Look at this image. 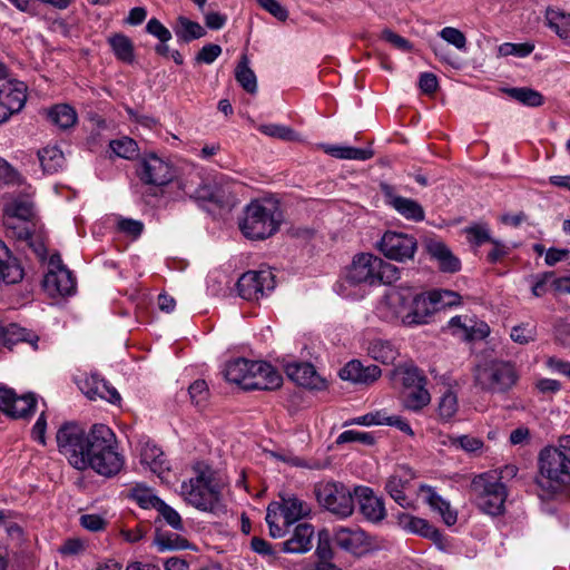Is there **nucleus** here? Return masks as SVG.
Masks as SVG:
<instances>
[{"instance_id":"f257e3e1","label":"nucleus","mask_w":570,"mask_h":570,"mask_svg":"<svg viewBox=\"0 0 570 570\" xmlns=\"http://www.w3.org/2000/svg\"><path fill=\"white\" fill-rule=\"evenodd\" d=\"M431 302L425 292H415L410 287L392 289L382 302L380 313L389 322L400 323L406 327L429 323L433 315Z\"/></svg>"},{"instance_id":"f03ea898","label":"nucleus","mask_w":570,"mask_h":570,"mask_svg":"<svg viewBox=\"0 0 570 570\" xmlns=\"http://www.w3.org/2000/svg\"><path fill=\"white\" fill-rule=\"evenodd\" d=\"M517 472V466L505 465L503 469L490 470L473 478L471 493L476 507L483 513L497 517L504 512L508 490L502 480L513 478Z\"/></svg>"},{"instance_id":"7ed1b4c3","label":"nucleus","mask_w":570,"mask_h":570,"mask_svg":"<svg viewBox=\"0 0 570 570\" xmlns=\"http://www.w3.org/2000/svg\"><path fill=\"white\" fill-rule=\"evenodd\" d=\"M116 435L105 424L92 425V441L86 454L85 470L91 468L96 473L111 478L118 474L124 464V456L116 450Z\"/></svg>"},{"instance_id":"20e7f679","label":"nucleus","mask_w":570,"mask_h":570,"mask_svg":"<svg viewBox=\"0 0 570 570\" xmlns=\"http://www.w3.org/2000/svg\"><path fill=\"white\" fill-rule=\"evenodd\" d=\"M224 376L244 390H275L282 384L278 372L264 361L236 358L226 364Z\"/></svg>"},{"instance_id":"39448f33","label":"nucleus","mask_w":570,"mask_h":570,"mask_svg":"<svg viewBox=\"0 0 570 570\" xmlns=\"http://www.w3.org/2000/svg\"><path fill=\"white\" fill-rule=\"evenodd\" d=\"M194 476L181 483L180 494L187 503L202 511H213L220 498L214 471L198 462L193 466Z\"/></svg>"},{"instance_id":"423d86ee","label":"nucleus","mask_w":570,"mask_h":570,"mask_svg":"<svg viewBox=\"0 0 570 570\" xmlns=\"http://www.w3.org/2000/svg\"><path fill=\"white\" fill-rule=\"evenodd\" d=\"M399 278L400 271L395 265L370 253L355 255L345 272V281L351 285L392 284Z\"/></svg>"},{"instance_id":"0eeeda50","label":"nucleus","mask_w":570,"mask_h":570,"mask_svg":"<svg viewBox=\"0 0 570 570\" xmlns=\"http://www.w3.org/2000/svg\"><path fill=\"white\" fill-rule=\"evenodd\" d=\"M282 219L276 203L254 200L246 206L239 229L246 238L265 239L278 230Z\"/></svg>"},{"instance_id":"6e6552de","label":"nucleus","mask_w":570,"mask_h":570,"mask_svg":"<svg viewBox=\"0 0 570 570\" xmlns=\"http://www.w3.org/2000/svg\"><path fill=\"white\" fill-rule=\"evenodd\" d=\"M537 483L548 494L553 495L570 490V459L553 446L539 453Z\"/></svg>"},{"instance_id":"1a4fd4ad","label":"nucleus","mask_w":570,"mask_h":570,"mask_svg":"<svg viewBox=\"0 0 570 570\" xmlns=\"http://www.w3.org/2000/svg\"><path fill=\"white\" fill-rule=\"evenodd\" d=\"M312 513L311 504L295 494L281 495V502L271 503L267 508L266 522L273 538H282L287 529Z\"/></svg>"},{"instance_id":"9d476101","label":"nucleus","mask_w":570,"mask_h":570,"mask_svg":"<svg viewBox=\"0 0 570 570\" xmlns=\"http://www.w3.org/2000/svg\"><path fill=\"white\" fill-rule=\"evenodd\" d=\"M519 381V373L512 362L492 360L479 364L474 370V384L484 392L507 393Z\"/></svg>"},{"instance_id":"9b49d317","label":"nucleus","mask_w":570,"mask_h":570,"mask_svg":"<svg viewBox=\"0 0 570 570\" xmlns=\"http://www.w3.org/2000/svg\"><path fill=\"white\" fill-rule=\"evenodd\" d=\"M56 440L59 452L68 460L70 465L83 471L86 454L91 448L92 428L87 433L80 424L66 422L58 429Z\"/></svg>"},{"instance_id":"f8f14e48","label":"nucleus","mask_w":570,"mask_h":570,"mask_svg":"<svg viewBox=\"0 0 570 570\" xmlns=\"http://www.w3.org/2000/svg\"><path fill=\"white\" fill-rule=\"evenodd\" d=\"M314 494L321 508L343 520L354 512V490L351 491L344 483L333 480H323L314 485Z\"/></svg>"},{"instance_id":"ddd939ff","label":"nucleus","mask_w":570,"mask_h":570,"mask_svg":"<svg viewBox=\"0 0 570 570\" xmlns=\"http://www.w3.org/2000/svg\"><path fill=\"white\" fill-rule=\"evenodd\" d=\"M22 187L21 194L13 196L6 205V213L9 219L18 220L17 224L10 223L12 228H20L18 237L29 239L36 230V214L32 199L35 190L27 184Z\"/></svg>"},{"instance_id":"4468645a","label":"nucleus","mask_w":570,"mask_h":570,"mask_svg":"<svg viewBox=\"0 0 570 570\" xmlns=\"http://www.w3.org/2000/svg\"><path fill=\"white\" fill-rule=\"evenodd\" d=\"M137 175L145 185L163 187L176 178L177 170L170 159L150 153L140 159Z\"/></svg>"},{"instance_id":"2eb2a0df","label":"nucleus","mask_w":570,"mask_h":570,"mask_svg":"<svg viewBox=\"0 0 570 570\" xmlns=\"http://www.w3.org/2000/svg\"><path fill=\"white\" fill-rule=\"evenodd\" d=\"M377 247L386 258L402 263L414 257L417 240L412 235L387 230L383 234Z\"/></svg>"},{"instance_id":"dca6fc26","label":"nucleus","mask_w":570,"mask_h":570,"mask_svg":"<svg viewBox=\"0 0 570 570\" xmlns=\"http://www.w3.org/2000/svg\"><path fill=\"white\" fill-rule=\"evenodd\" d=\"M238 295L247 301H258L275 287L271 271H249L244 273L236 284Z\"/></svg>"},{"instance_id":"f3484780","label":"nucleus","mask_w":570,"mask_h":570,"mask_svg":"<svg viewBox=\"0 0 570 570\" xmlns=\"http://www.w3.org/2000/svg\"><path fill=\"white\" fill-rule=\"evenodd\" d=\"M37 406L35 394L27 393L18 396L16 391L0 387V411L14 419H24L33 414Z\"/></svg>"},{"instance_id":"a211bd4d","label":"nucleus","mask_w":570,"mask_h":570,"mask_svg":"<svg viewBox=\"0 0 570 570\" xmlns=\"http://www.w3.org/2000/svg\"><path fill=\"white\" fill-rule=\"evenodd\" d=\"M27 101V86L22 81H8L0 86V124L19 112Z\"/></svg>"},{"instance_id":"6ab92c4d","label":"nucleus","mask_w":570,"mask_h":570,"mask_svg":"<svg viewBox=\"0 0 570 570\" xmlns=\"http://www.w3.org/2000/svg\"><path fill=\"white\" fill-rule=\"evenodd\" d=\"M380 188L385 203L405 219L413 222H422L424 219V209L416 200L396 195L394 188L389 184L383 183L380 185Z\"/></svg>"},{"instance_id":"aec40b11","label":"nucleus","mask_w":570,"mask_h":570,"mask_svg":"<svg viewBox=\"0 0 570 570\" xmlns=\"http://www.w3.org/2000/svg\"><path fill=\"white\" fill-rule=\"evenodd\" d=\"M354 495L358 501L360 511L366 520L377 523L386 517L383 499L375 495L371 488L363 485L355 487Z\"/></svg>"},{"instance_id":"412c9836","label":"nucleus","mask_w":570,"mask_h":570,"mask_svg":"<svg viewBox=\"0 0 570 570\" xmlns=\"http://www.w3.org/2000/svg\"><path fill=\"white\" fill-rule=\"evenodd\" d=\"M284 371L288 379L297 385L313 390H321L325 386V381L311 363L289 362L284 365Z\"/></svg>"},{"instance_id":"4be33fe9","label":"nucleus","mask_w":570,"mask_h":570,"mask_svg":"<svg viewBox=\"0 0 570 570\" xmlns=\"http://www.w3.org/2000/svg\"><path fill=\"white\" fill-rule=\"evenodd\" d=\"M413 478L414 473L410 466L400 465L386 481V492L402 508L411 505V500L405 495L404 490Z\"/></svg>"},{"instance_id":"5701e85b","label":"nucleus","mask_w":570,"mask_h":570,"mask_svg":"<svg viewBox=\"0 0 570 570\" xmlns=\"http://www.w3.org/2000/svg\"><path fill=\"white\" fill-rule=\"evenodd\" d=\"M334 542L341 549L354 554H361L368 546L366 533L358 528H337L334 532Z\"/></svg>"},{"instance_id":"b1692460","label":"nucleus","mask_w":570,"mask_h":570,"mask_svg":"<svg viewBox=\"0 0 570 570\" xmlns=\"http://www.w3.org/2000/svg\"><path fill=\"white\" fill-rule=\"evenodd\" d=\"M80 390L89 400L101 399L110 403L120 401V395L117 390L98 375H91L85 379L80 385Z\"/></svg>"},{"instance_id":"393cba45","label":"nucleus","mask_w":570,"mask_h":570,"mask_svg":"<svg viewBox=\"0 0 570 570\" xmlns=\"http://www.w3.org/2000/svg\"><path fill=\"white\" fill-rule=\"evenodd\" d=\"M43 285L49 292L66 296L75 292L76 279L66 266H58L46 274Z\"/></svg>"},{"instance_id":"a878e982","label":"nucleus","mask_w":570,"mask_h":570,"mask_svg":"<svg viewBox=\"0 0 570 570\" xmlns=\"http://www.w3.org/2000/svg\"><path fill=\"white\" fill-rule=\"evenodd\" d=\"M23 268L0 239V284H17L23 278Z\"/></svg>"},{"instance_id":"bb28decb","label":"nucleus","mask_w":570,"mask_h":570,"mask_svg":"<svg viewBox=\"0 0 570 570\" xmlns=\"http://www.w3.org/2000/svg\"><path fill=\"white\" fill-rule=\"evenodd\" d=\"M381 373V368L376 365L364 366L360 361L353 360L340 371V376L342 380L354 383L370 384L375 382Z\"/></svg>"},{"instance_id":"cd10ccee","label":"nucleus","mask_w":570,"mask_h":570,"mask_svg":"<svg viewBox=\"0 0 570 570\" xmlns=\"http://www.w3.org/2000/svg\"><path fill=\"white\" fill-rule=\"evenodd\" d=\"M314 528L309 523H299L293 535L282 543V551L287 553H305L312 549Z\"/></svg>"},{"instance_id":"c85d7f7f","label":"nucleus","mask_w":570,"mask_h":570,"mask_svg":"<svg viewBox=\"0 0 570 570\" xmlns=\"http://www.w3.org/2000/svg\"><path fill=\"white\" fill-rule=\"evenodd\" d=\"M399 524L402 529L429 538L438 544L443 540V534L435 527L419 517L402 513L399 515Z\"/></svg>"},{"instance_id":"c756f323","label":"nucleus","mask_w":570,"mask_h":570,"mask_svg":"<svg viewBox=\"0 0 570 570\" xmlns=\"http://www.w3.org/2000/svg\"><path fill=\"white\" fill-rule=\"evenodd\" d=\"M420 492L424 497L425 502L431 507V509L440 513L445 524L452 525L456 522L458 514L451 508L450 502L444 500L440 494H438L432 487L422 484L420 487Z\"/></svg>"},{"instance_id":"7c9ffc66","label":"nucleus","mask_w":570,"mask_h":570,"mask_svg":"<svg viewBox=\"0 0 570 570\" xmlns=\"http://www.w3.org/2000/svg\"><path fill=\"white\" fill-rule=\"evenodd\" d=\"M426 250L438 262L442 272L455 273L460 269L459 258L451 253L444 243L431 239L426 243Z\"/></svg>"},{"instance_id":"2f4dec72","label":"nucleus","mask_w":570,"mask_h":570,"mask_svg":"<svg viewBox=\"0 0 570 570\" xmlns=\"http://www.w3.org/2000/svg\"><path fill=\"white\" fill-rule=\"evenodd\" d=\"M139 454L141 464L147 465L154 473L161 474L169 469L161 449L149 441L141 444Z\"/></svg>"},{"instance_id":"473e14b6","label":"nucleus","mask_w":570,"mask_h":570,"mask_svg":"<svg viewBox=\"0 0 570 570\" xmlns=\"http://www.w3.org/2000/svg\"><path fill=\"white\" fill-rule=\"evenodd\" d=\"M138 501L144 508H147L148 505L155 508L166 522L175 530L183 529V521L179 513L159 498L150 493H146V495L138 498Z\"/></svg>"},{"instance_id":"72a5a7b5","label":"nucleus","mask_w":570,"mask_h":570,"mask_svg":"<svg viewBox=\"0 0 570 570\" xmlns=\"http://www.w3.org/2000/svg\"><path fill=\"white\" fill-rule=\"evenodd\" d=\"M19 342H28L36 347L38 336L17 324H10L2 327L0 325V343L8 348H11Z\"/></svg>"},{"instance_id":"f704fd0d","label":"nucleus","mask_w":570,"mask_h":570,"mask_svg":"<svg viewBox=\"0 0 570 570\" xmlns=\"http://www.w3.org/2000/svg\"><path fill=\"white\" fill-rule=\"evenodd\" d=\"M425 386L426 384H422L410 390H403L402 403L406 410L420 412L431 402V395Z\"/></svg>"},{"instance_id":"c9c22d12","label":"nucleus","mask_w":570,"mask_h":570,"mask_svg":"<svg viewBox=\"0 0 570 570\" xmlns=\"http://www.w3.org/2000/svg\"><path fill=\"white\" fill-rule=\"evenodd\" d=\"M547 24L563 40L570 42V14L549 8L546 12Z\"/></svg>"},{"instance_id":"e433bc0d","label":"nucleus","mask_w":570,"mask_h":570,"mask_svg":"<svg viewBox=\"0 0 570 570\" xmlns=\"http://www.w3.org/2000/svg\"><path fill=\"white\" fill-rule=\"evenodd\" d=\"M38 158L43 171L53 174L65 165L62 151L56 146H47L38 151Z\"/></svg>"},{"instance_id":"4c0bfd02","label":"nucleus","mask_w":570,"mask_h":570,"mask_svg":"<svg viewBox=\"0 0 570 570\" xmlns=\"http://www.w3.org/2000/svg\"><path fill=\"white\" fill-rule=\"evenodd\" d=\"M48 118L59 128L68 129L77 122V112L71 106L61 104L48 110Z\"/></svg>"},{"instance_id":"58836bf2","label":"nucleus","mask_w":570,"mask_h":570,"mask_svg":"<svg viewBox=\"0 0 570 570\" xmlns=\"http://www.w3.org/2000/svg\"><path fill=\"white\" fill-rule=\"evenodd\" d=\"M397 350L389 341L373 340L368 346V355L383 364H391L397 357Z\"/></svg>"},{"instance_id":"ea45409f","label":"nucleus","mask_w":570,"mask_h":570,"mask_svg":"<svg viewBox=\"0 0 570 570\" xmlns=\"http://www.w3.org/2000/svg\"><path fill=\"white\" fill-rule=\"evenodd\" d=\"M425 294L428 301L431 302L430 306L433 314L445 307L459 305L461 299L458 293L448 289H434L425 292Z\"/></svg>"},{"instance_id":"a19ab883","label":"nucleus","mask_w":570,"mask_h":570,"mask_svg":"<svg viewBox=\"0 0 570 570\" xmlns=\"http://www.w3.org/2000/svg\"><path fill=\"white\" fill-rule=\"evenodd\" d=\"M504 92L512 99L527 107H539L543 105V96L529 87H513L504 89Z\"/></svg>"},{"instance_id":"79ce46f5","label":"nucleus","mask_w":570,"mask_h":570,"mask_svg":"<svg viewBox=\"0 0 570 570\" xmlns=\"http://www.w3.org/2000/svg\"><path fill=\"white\" fill-rule=\"evenodd\" d=\"M108 42L115 53V56L127 63L134 61V45L132 41L122 33H116L109 37Z\"/></svg>"},{"instance_id":"37998d69","label":"nucleus","mask_w":570,"mask_h":570,"mask_svg":"<svg viewBox=\"0 0 570 570\" xmlns=\"http://www.w3.org/2000/svg\"><path fill=\"white\" fill-rule=\"evenodd\" d=\"M325 153L340 159L367 160L373 157L371 149L348 146H326Z\"/></svg>"},{"instance_id":"c03bdc74","label":"nucleus","mask_w":570,"mask_h":570,"mask_svg":"<svg viewBox=\"0 0 570 570\" xmlns=\"http://www.w3.org/2000/svg\"><path fill=\"white\" fill-rule=\"evenodd\" d=\"M235 77L238 83L249 94H255L257 90V79L254 71L248 67V59L246 56L236 67Z\"/></svg>"},{"instance_id":"a18cd8bd","label":"nucleus","mask_w":570,"mask_h":570,"mask_svg":"<svg viewBox=\"0 0 570 570\" xmlns=\"http://www.w3.org/2000/svg\"><path fill=\"white\" fill-rule=\"evenodd\" d=\"M459 410V402L456 394L448 389L439 400L438 415L441 421H450Z\"/></svg>"},{"instance_id":"49530a36","label":"nucleus","mask_w":570,"mask_h":570,"mask_svg":"<svg viewBox=\"0 0 570 570\" xmlns=\"http://www.w3.org/2000/svg\"><path fill=\"white\" fill-rule=\"evenodd\" d=\"M177 21L179 27L176 29V35L185 42L199 39L206 35V30L198 22L186 17H179Z\"/></svg>"},{"instance_id":"de8ad7c7","label":"nucleus","mask_w":570,"mask_h":570,"mask_svg":"<svg viewBox=\"0 0 570 570\" xmlns=\"http://www.w3.org/2000/svg\"><path fill=\"white\" fill-rule=\"evenodd\" d=\"M109 147L117 157L125 159H134L139 153L137 142L127 136L111 140Z\"/></svg>"},{"instance_id":"09e8293b","label":"nucleus","mask_w":570,"mask_h":570,"mask_svg":"<svg viewBox=\"0 0 570 570\" xmlns=\"http://www.w3.org/2000/svg\"><path fill=\"white\" fill-rule=\"evenodd\" d=\"M155 542L160 551L178 550L187 547V540L185 538L171 532L159 533Z\"/></svg>"},{"instance_id":"8fccbe9b","label":"nucleus","mask_w":570,"mask_h":570,"mask_svg":"<svg viewBox=\"0 0 570 570\" xmlns=\"http://www.w3.org/2000/svg\"><path fill=\"white\" fill-rule=\"evenodd\" d=\"M510 337L513 342L524 345L530 342H533L537 337V328L535 325L530 323H522L512 327Z\"/></svg>"},{"instance_id":"3c124183","label":"nucleus","mask_w":570,"mask_h":570,"mask_svg":"<svg viewBox=\"0 0 570 570\" xmlns=\"http://www.w3.org/2000/svg\"><path fill=\"white\" fill-rule=\"evenodd\" d=\"M0 180L7 185L24 186V179L6 159L0 157Z\"/></svg>"},{"instance_id":"603ef678","label":"nucleus","mask_w":570,"mask_h":570,"mask_svg":"<svg viewBox=\"0 0 570 570\" xmlns=\"http://www.w3.org/2000/svg\"><path fill=\"white\" fill-rule=\"evenodd\" d=\"M350 442H358L362 444L372 445L374 443V436L368 432L347 430L342 432L336 440L337 444Z\"/></svg>"},{"instance_id":"864d4df0","label":"nucleus","mask_w":570,"mask_h":570,"mask_svg":"<svg viewBox=\"0 0 570 570\" xmlns=\"http://www.w3.org/2000/svg\"><path fill=\"white\" fill-rule=\"evenodd\" d=\"M190 401L196 406H203L208 400V386L204 380H197L188 389Z\"/></svg>"},{"instance_id":"5fc2aeb1","label":"nucleus","mask_w":570,"mask_h":570,"mask_svg":"<svg viewBox=\"0 0 570 570\" xmlns=\"http://www.w3.org/2000/svg\"><path fill=\"white\" fill-rule=\"evenodd\" d=\"M402 383L404 390H410L422 384H428V379L416 367H409L402 372Z\"/></svg>"},{"instance_id":"6e6d98bb","label":"nucleus","mask_w":570,"mask_h":570,"mask_svg":"<svg viewBox=\"0 0 570 570\" xmlns=\"http://www.w3.org/2000/svg\"><path fill=\"white\" fill-rule=\"evenodd\" d=\"M440 37L459 50L465 49L466 38L462 31L456 28L445 27L440 31Z\"/></svg>"},{"instance_id":"4d7b16f0","label":"nucleus","mask_w":570,"mask_h":570,"mask_svg":"<svg viewBox=\"0 0 570 570\" xmlns=\"http://www.w3.org/2000/svg\"><path fill=\"white\" fill-rule=\"evenodd\" d=\"M451 444L469 453L476 452L483 446V442L480 439L470 435L455 436L451 440Z\"/></svg>"},{"instance_id":"13d9d810","label":"nucleus","mask_w":570,"mask_h":570,"mask_svg":"<svg viewBox=\"0 0 570 570\" xmlns=\"http://www.w3.org/2000/svg\"><path fill=\"white\" fill-rule=\"evenodd\" d=\"M146 31L157 38L160 42H168L171 32L158 19L151 18L146 24Z\"/></svg>"},{"instance_id":"bf43d9fd","label":"nucleus","mask_w":570,"mask_h":570,"mask_svg":"<svg viewBox=\"0 0 570 570\" xmlns=\"http://www.w3.org/2000/svg\"><path fill=\"white\" fill-rule=\"evenodd\" d=\"M469 240L480 246L491 240L489 229L485 225H474L465 229Z\"/></svg>"},{"instance_id":"052dcab7","label":"nucleus","mask_w":570,"mask_h":570,"mask_svg":"<svg viewBox=\"0 0 570 570\" xmlns=\"http://www.w3.org/2000/svg\"><path fill=\"white\" fill-rule=\"evenodd\" d=\"M533 48L529 43H503L499 50L502 56L525 57L532 52Z\"/></svg>"},{"instance_id":"680f3d73","label":"nucleus","mask_w":570,"mask_h":570,"mask_svg":"<svg viewBox=\"0 0 570 570\" xmlns=\"http://www.w3.org/2000/svg\"><path fill=\"white\" fill-rule=\"evenodd\" d=\"M382 39L391 43L393 47H395L399 50H402L404 52L412 50L411 42L405 39L404 37L395 33L394 31L390 29H384L382 31Z\"/></svg>"},{"instance_id":"e2e57ef3","label":"nucleus","mask_w":570,"mask_h":570,"mask_svg":"<svg viewBox=\"0 0 570 570\" xmlns=\"http://www.w3.org/2000/svg\"><path fill=\"white\" fill-rule=\"evenodd\" d=\"M257 3L273 17L281 21H285L288 17V11L277 0H256Z\"/></svg>"},{"instance_id":"0e129e2a","label":"nucleus","mask_w":570,"mask_h":570,"mask_svg":"<svg viewBox=\"0 0 570 570\" xmlns=\"http://www.w3.org/2000/svg\"><path fill=\"white\" fill-rule=\"evenodd\" d=\"M118 229L134 238L138 237L144 230V224L140 220L122 218L118 222Z\"/></svg>"},{"instance_id":"69168bd1","label":"nucleus","mask_w":570,"mask_h":570,"mask_svg":"<svg viewBox=\"0 0 570 570\" xmlns=\"http://www.w3.org/2000/svg\"><path fill=\"white\" fill-rule=\"evenodd\" d=\"M222 53V48L218 45L208 43L204 46L196 56V60L198 62H204L207 65L213 63L218 56Z\"/></svg>"},{"instance_id":"338daca9","label":"nucleus","mask_w":570,"mask_h":570,"mask_svg":"<svg viewBox=\"0 0 570 570\" xmlns=\"http://www.w3.org/2000/svg\"><path fill=\"white\" fill-rule=\"evenodd\" d=\"M261 131L265 135L286 140L292 139L295 134L291 128L278 125H264L261 127Z\"/></svg>"},{"instance_id":"774afa93","label":"nucleus","mask_w":570,"mask_h":570,"mask_svg":"<svg viewBox=\"0 0 570 570\" xmlns=\"http://www.w3.org/2000/svg\"><path fill=\"white\" fill-rule=\"evenodd\" d=\"M316 554L320 558V561H330L332 559L333 552L330 543V538L326 532H320L318 534Z\"/></svg>"}]
</instances>
